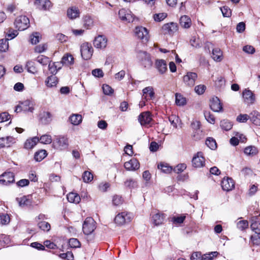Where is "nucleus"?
I'll return each mask as SVG.
<instances>
[{
  "instance_id": "obj_1",
  "label": "nucleus",
  "mask_w": 260,
  "mask_h": 260,
  "mask_svg": "<svg viewBox=\"0 0 260 260\" xmlns=\"http://www.w3.org/2000/svg\"><path fill=\"white\" fill-rule=\"evenodd\" d=\"M137 58L141 62V64L146 68H149L152 64L150 54L146 51H138L137 52Z\"/></svg>"
},
{
  "instance_id": "obj_2",
  "label": "nucleus",
  "mask_w": 260,
  "mask_h": 260,
  "mask_svg": "<svg viewBox=\"0 0 260 260\" xmlns=\"http://www.w3.org/2000/svg\"><path fill=\"white\" fill-rule=\"evenodd\" d=\"M35 104L33 102L26 100L23 102H20L19 104L15 107V111L17 113L21 111L24 112H29L32 113L34 110Z\"/></svg>"
},
{
  "instance_id": "obj_3",
  "label": "nucleus",
  "mask_w": 260,
  "mask_h": 260,
  "mask_svg": "<svg viewBox=\"0 0 260 260\" xmlns=\"http://www.w3.org/2000/svg\"><path fill=\"white\" fill-rule=\"evenodd\" d=\"M133 218V214L127 212H122L118 214L115 217L114 221L117 225H121L129 222Z\"/></svg>"
},
{
  "instance_id": "obj_4",
  "label": "nucleus",
  "mask_w": 260,
  "mask_h": 260,
  "mask_svg": "<svg viewBox=\"0 0 260 260\" xmlns=\"http://www.w3.org/2000/svg\"><path fill=\"white\" fill-rule=\"evenodd\" d=\"M68 138L65 136H58L53 141V147L57 149H66L68 148Z\"/></svg>"
},
{
  "instance_id": "obj_5",
  "label": "nucleus",
  "mask_w": 260,
  "mask_h": 260,
  "mask_svg": "<svg viewBox=\"0 0 260 260\" xmlns=\"http://www.w3.org/2000/svg\"><path fill=\"white\" fill-rule=\"evenodd\" d=\"M93 51L91 45L88 42L83 43L80 46L81 54L84 60L89 59L92 55Z\"/></svg>"
},
{
  "instance_id": "obj_6",
  "label": "nucleus",
  "mask_w": 260,
  "mask_h": 260,
  "mask_svg": "<svg viewBox=\"0 0 260 260\" xmlns=\"http://www.w3.org/2000/svg\"><path fill=\"white\" fill-rule=\"evenodd\" d=\"M95 229V222L92 217H87L83 224L82 230L84 234L88 235Z\"/></svg>"
},
{
  "instance_id": "obj_7",
  "label": "nucleus",
  "mask_w": 260,
  "mask_h": 260,
  "mask_svg": "<svg viewBox=\"0 0 260 260\" xmlns=\"http://www.w3.org/2000/svg\"><path fill=\"white\" fill-rule=\"evenodd\" d=\"M14 24L18 30H23L28 27L29 20L26 16L21 15L16 18Z\"/></svg>"
},
{
  "instance_id": "obj_8",
  "label": "nucleus",
  "mask_w": 260,
  "mask_h": 260,
  "mask_svg": "<svg viewBox=\"0 0 260 260\" xmlns=\"http://www.w3.org/2000/svg\"><path fill=\"white\" fill-rule=\"evenodd\" d=\"M198 78V75L194 72H188L183 76V81L185 85L189 87H193Z\"/></svg>"
},
{
  "instance_id": "obj_9",
  "label": "nucleus",
  "mask_w": 260,
  "mask_h": 260,
  "mask_svg": "<svg viewBox=\"0 0 260 260\" xmlns=\"http://www.w3.org/2000/svg\"><path fill=\"white\" fill-rule=\"evenodd\" d=\"M14 181V174L12 172H5L0 176V183L2 185H7Z\"/></svg>"
},
{
  "instance_id": "obj_10",
  "label": "nucleus",
  "mask_w": 260,
  "mask_h": 260,
  "mask_svg": "<svg viewBox=\"0 0 260 260\" xmlns=\"http://www.w3.org/2000/svg\"><path fill=\"white\" fill-rule=\"evenodd\" d=\"M138 121L142 126H147L152 120L151 113L148 111L142 112L138 116Z\"/></svg>"
},
{
  "instance_id": "obj_11",
  "label": "nucleus",
  "mask_w": 260,
  "mask_h": 260,
  "mask_svg": "<svg viewBox=\"0 0 260 260\" xmlns=\"http://www.w3.org/2000/svg\"><path fill=\"white\" fill-rule=\"evenodd\" d=\"M135 34L139 39L144 41L148 40V31L143 26H137L135 29Z\"/></svg>"
},
{
  "instance_id": "obj_12",
  "label": "nucleus",
  "mask_w": 260,
  "mask_h": 260,
  "mask_svg": "<svg viewBox=\"0 0 260 260\" xmlns=\"http://www.w3.org/2000/svg\"><path fill=\"white\" fill-rule=\"evenodd\" d=\"M192 166L195 168H201L205 165V158L201 152H199L192 159Z\"/></svg>"
},
{
  "instance_id": "obj_13",
  "label": "nucleus",
  "mask_w": 260,
  "mask_h": 260,
  "mask_svg": "<svg viewBox=\"0 0 260 260\" xmlns=\"http://www.w3.org/2000/svg\"><path fill=\"white\" fill-rule=\"evenodd\" d=\"M107 44V39L104 35H99L93 41L94 46L98 49L105 48Z\"/></svg>"
},
{
  "instance_id": "obj_14",
  "label": "nucleus",
  "mask_w": 260,
  "mask_h": 260,
  "mask_svg": "<svg viewBox=\"0 0 260 260\" xmlns=\"http://www.w3.org/2000/svg\"><path fill=\"white\" fill-rule=\"evenodd\" d=\"M118 15L120 19L123 21L127 22H133L134 18L131 12L124 9H122L119 11Z\"/></svg>"
},
{
  "instance_id": "obj_15",
  "label": "nucleus",
  "mask_w": 260,
  "mask_h": 260,
  "mask_svg": "<svg viewBox=\"0 0 260 260\" xmlns=\"http://www.w3.org/2000/svg\"><path fill=\"white\" fill-rule=\"evenodd\" d=\"M221 185L223 190L229 191L234 188L235 182L231 178H224L221 181Z\"/></svg>"
},
{
  "instance_id": "obj_16",
  "label": "nucleus",
  "mask_w": 260,
  "mask_h": 260,
  "mask_svg": "<svg viewBox=\"0 0 260 260\" xmlns=\"http://www.w3.org/2000/svg\"><path fill=\"white\" fill-rule=\"evenodd\" d=\"M124 167L127 171H135L139 168L140 164L136 158H133L129 161L125 162Z\"/></svg>"
},
{
  "instance_id": "obj_17",
  "label": "nucleus",
  "mask_w": 260,
  "mask_h": 260,
  "mask_svg": "<svg viewBox=\"0 0 260 260\" xmlns=\"http://www.w3.org/2000/svg\"><path fill=\"white\" fill-rule=\"evenodd\" d=\"M36 60L43 66H46L48 64L49 71H50L52 73L55 72V70H52V67L51 65V60L49 57L43 55H41L36 58Z\"/></svg>"
},
{
  "instance_id": "obj_18",
  "label": "nucleus",
  "mask_w": 260,
  "mask_h": 260,
  "mask_svg": "<svg viewBox=\"0 0 260 260\" xmlns=\"http://www.w3.org/2000/svg\"><path fill=\"white\" fill-rule=\"evenodd\" d=\"M210 106L214 112H219L222 111V105L217 97H214L210 100Z\"/></svg>"
},
{
  "instance_id": "obj_19",
  "label": "nucleus",
  "mask_w": 260,
  "mask_h": 260,
  "mask_svg": "<svg viewBox=\"0 0 260 260\" xmlns=\"http://www.w3.org/2000/svg\"><path fill=\"white\" fill-rule=\"evenodd\" d=\"M67 14L70 19L74 20L80 17V11L78 8L72 6L68 9Z\"/></svg>"
},
{
  "instance_id": "obj_20",
  "label": "nucleus",
  "mask_w": 260,
  "mask_h": 260,
  "mask_svg": "<svg viewBox=\"0 0 260 260\" xmlns=\"http://www.w3.org/2000/svg\"><path fill=\"white\" fill-rule=\"evenodd\" d=\"M15 143V139L13 137L8 136L6 138H0V148L10 147Z\"/></svg>"
},
{
  "instance_id": "obj_21",
  "label": "nucleus",
  "mask_w": 260,
  "mask_h": 260,
  "mask_svg": "<svg viewBox=\"0 0 260 260\" xmlns=\"http://www.w3.org/2000/svg\"><path fill=\"white\" fill-rule=\"evenodd\" d=\"M155 65L156 68L161 74H164L167 71V63L164 59H156Z\"/></svg>"
},
{
  "instance_id": "obj_22",
  "label": "nucleus",
  "mask_w": 260,
  "mask_h": 260,
  "mask_svg": "<svg viewBox=\"0 0 260 260\" xmlns=\"http://www.w3.org/2000/svg\"><path fill=\"white\" fill-rule=\"evenodd\" d=\"M35 5L40 10H46L51 6L50 0H35Z\"/></svg>"
},
{
  "instance_id": "obj_23",
  "label": "nucleus",
  "mask_w": 260,
  "mask_h": 260,
  "mask_svg": "<svg viewBox=\"0 0 260 260\" xmlns=\"http://www.w3.org/2000/svg\"><path fill=\"white\" fill-rule=\"evenodd\" d=\"M243 96L245 102L248 104H253L255 101L254 94L250 90L245 89L243 91Z\"/></svg>"
},
{
  "instance_id": "obj_24",
  "label": "nucleus",
  "mask_w": 260,
  "mask_h": 260,
  "mask_svg": "<svg viewBox=\"0 0 260 260\" xmlns=\"http://www.w3.org/2000/svg\"><path fill=\"white\" fill-rule=\"evenodd\" d=\"M39 138L38 137H34L31 139H27L24 143V148L27 149H32L39 142Z\"/></svg>"
},
{
  "instance_id": "obj_25",
  "label": "nucleus",
  "mask_w": 260,
  "mask_h": 260,
  "mask_svg": "<svg viewBox=\"0 0 260 260\" xmlns=\"http://www.w3.org/2000/svg\"><path fill=\"white\" fill-rule=\"evenodd\" d=\"M58 83V79L54 75H51L47 77L45 81L46 85L49 88L55 87Z\"/></svg>"
},
{
  "instance_id": "obj_26",
  "label": "nucleus",
  "mask_w": 260,
  "mask_h": 260,
  "mask_svg": "<svg viewBox=\"0 0 260 260\" xmlns=\"http://www.w3.org/2000/svg\"><path fill=\"white\" fill-rule=\"evenodd\" d=\"M180 24L182 27L185 28H188L191 24L190 18L187 15H183L180 18Z\"/></svg>"
},
{
  "instance_id": "obj_27",
  "label": "nucleus",
  "mask_w": 260,
  "mask_h": 260,
  "mask_svg": "<svg viewBox=\"0 0 260 260\" xmlns=\"http://www.w3.org/2000/svg\"><path fill=\"white\" fill-rule=\"evenodd\" d=\"M74 59L70 54H64L61 59V63L63 65L69 66L74 64Z\"/></svg>"
},
{
  "instance_id": "obj_28",
  "label": "nucleus",
  "mask_w": 260,
  "mask_h": 260,
  "mask_svg": "<svg viewBox=\"0 0 260 260\" xmlns=\"http://www.w3.org/2000/svg\"><path fill=\"white\" fill-rule=\"evenodd\" d=\"M249 115V119L254 124L260 125V114L257 111H254Z\"/></svg>"
},
{
  "instance_id": "obj_29",
  "label": "nucleus",
  "mask_w": 260,
  "mask_h": 260,
  "mask_svg": "<svg viewBox=\"0 0 260 260\" xmlns=\"http://www.w3.org/2000/svg\"><path fill=\"white\" fill-rule=\"evenodd\" d=\"M71 123L74 125H78L82 122V117L79 114H73L69 117Z\"/></svg>"
},
{
  "instance_id": "obj_30",
  "label": "nucleus",
  "mask_w": 260,
  "mask_h": 260,
  "mask_svg": "<svg viewBox=\"0 0 260 260\" xmlns=\"http://www.w3.org/2000/svg\"><path fill=\"white\" fill-rule=\"evenodd\" d=\"M165 217L163 213H156L152 216L153 222L155 225H158L162 223Z\"/></svg>"
},
{
  "instance_id": "obj_31",
  "label": "nucleus",
  "mask_w": 260,
  "mask_h": 260,
  "mask_svg": "<svg viewBox=\"0 0 260 260\" xmlns=\"http://www.w3.org/2000/svg\"><path fill=\"white\" fill-rule=\"evenodd\" d=\"M212 58L216 61H220L222 59V53L219 48H214L212 50Z\"/></svg>"
},
{
  "instance_id": "obj_32",
  "label": "nucleus",
  "mask_w": 260,
  "mask_h": 260,
  "mask_svg": "<svg viewBox=\"0 0 260 260\" xmlns=\"http://www.w3.org/2000/svg\"><path fill=\"white\" fill-rule=\"evenodd\" d=\"M83 26L86 29H90L93 25V20L89 15L83 17Z\"/></svg>"
},
{
  "instance_id": "obj_33",
  "label": "nucleus",
  "mask_w": 260,
  "mask_h": 260,
  "mask_svg": "<svg viewBox=\"0 0 260 260\" xmlns=\"http://www.w3.org/2000/svg\"><path fill=\"white\" fill-rule=\"evenodd\" d=\"M67 199L68 201L71 203L77 204L79 203L80 201V197L76 193L70 192L67 195Z\"/></svg>"
},
{
  "instance_id": "obj_34",
  "label": "nucleus",
  "mask_w": 260,
  "mask_h": 260,
  "mask_svg": "<svg viewBox=\"0 0 260 260\" xmlns=\"http://www.w3.org/2000/svg\"><path fill=\"white\" fill-rule=\"evenodd\" d=\"M26 68L29 73L35 74L37 72V68L36 67L35 62L32 60H29L26 62Z\"/></svg>"
},
{
  "instance_id": "obj_35",
  "label": "nucleus",
  "mask_w": 260,
  "mask_h": 260,
  "mask_svg": "<svg viewBox=\"0 0 260 260\" xmlns=\"http://www.w3.org/2000/svg\"><path fill=\"white\" fill-rule=\"evenodd\" d=\"M16 200L19 203L20 206H29L31 204V201L27 198L26 196H23L22 198H17Z\"/></svg>"
},
{
  "instance_id": "obj_36",
  "label": "nucleus",
  "mask_w": 260,
  "mask_h": 260,
  "mask_svg": "<svg viewBox=\"0 0 260 260\" xmlns=\"http://www.w3.org/2000/svg\"><path fill=\"white\" fill-rule=\"evenodd\" d=\"M157 168L165 173H170L173 170V168L171 166H170L168 164L164 162H160L158 164Z\"/></svg>"
},
{
  "instance_id": "obj_37",
  "label": "nucleus",
  "mask_w": 260,
  "mask_h": 260,
  "mask_svg": "<svg viewBox=\"0 0 260 260\" xmlns=\"http://www.w3.org/2000/svg\"><path fill=\"white\" fill-rule=\"evenodd\" d=\"M47 155V153L45 150H40L35 153L34 158L36 161H40L43 160Z\"/></svg>"
},
{
  "instance_id": "obj_38",
  "label": "nucleus",
  "mask_w": 260,
  "mask_h": 260,
  "mask_svg": "<svg viewBox=\"0 0 260 260\" xmlns=\"http://www.w3.org/2000/svg\"><path fill=\"white\" fill-rule=\"evenodd\" d=\"M175 103L178 106H184L186 103V99L180 93H176L175 94Z\"/></svg>"
},
{
  "instance_id": "obj_39",
  "label": "nucleus",
  "mask_w": 260,
  "mask_h": 260,
  "mask_svg": "<svg viewBox=\"0 0 260 260\" xmlns=\"http://www.w3.org/2000/svg\"><path fill=\"white\" fill-rule=\"evenodd\" d=\"M143 97H144V98L146 99V95L145 96V94H148L150 98V99H152L154 96V92L153 91V88L151 86H148L145 88H144L143 89Z\"/></svg>"
},
{
  "instance_id": "obj_40",
  "label": "nucleus",
  "mask_w": 260,
  "mask_h": 260,
  "mask_svg": "<svg viewBox=\"0 0 260 260\" xmlns=\"http://www.w3.org/2000/svg\"><path fill=\"white\" fill-rule=\"evenodd\" d=\"M255 217H252V223L250 225V228L254 233L255 234H260V223L257 221H254L253 218Z\"/></svg>"
},
{
  "instance_id": "obj_41",
  "label": "nucleus",
  "mask_w": 260,
  "mask_h": 260,
  "mask_svg": "<svg viewBox=\"0 0 260 260\" xmlns=\"http://www.w3.org/2000/svg\"><path fill=\"white\" fill-rule=\"evenodd\" d=\"M220 126L222 129L228 131L232 128L233 124L228 120H223L220 122Z\"/></svg>"
},
{
  "instance_id": "obj_42",
  "label": "nucleus",
  "mask_w": 260,
  "mask_h": 260,
  "mask_svg": "<svg viewBox=\"0 0 260 260\" xmlns=\"http://www.w3.org/2000/svg\"><path fill=\"white\" fill-rule=\"evenodd\" d=\"M39 228L44 232H49L51 228L50 224L44 221H40L38 223Z\"/></svg>"
},
{
  "instance_id": "obj_43",
  "label": "nucleus",
  "mask_w": 260,
  "mask_h": 260,
  "mask_svg": "<svg viewBox=\"0 0 260 260\" xmlns=\"http://www.w3.org/2000/svg\"><path fill=\"white\" fill-rule=\"evenodd\" d=\"M82 178L84 182L88 183L93 180V176L90 172L86 171L82 175Z\"/></svg>"
},
{
  "instance_id": "obj_44",
  "label": "nucleus",
  "mask_w": 260,
  "mask_h": 260,
  "mask_svg": "<svg viewBox=\"0 0 260 260\" xmlns=\"http://www.w3.org/2000/svg\"><path fill=\"white\" fill-rule=\"evenodd\" d=\"M257 148L254 146H248L244 149V153L249 155H253L257 153Z\"/></svg>"
},
{
  "instance_id": "obj_45",
  "label": "nucleus",
  "mask_w": 260,
  "mask_h": 260,
  "mask_svg": "<svg viewBox=\"0 0 260 260\" xmlns=\"http://www.w3.org/2000/svg\"><path fill=\"white\" fill-rule=\"evenodd\" d=\"M248 222L246 220H241L240 221H237V228L241 230L244 231L248 227Z\"/></svg>"
},
{
  "instance_id": "obj_46",
  "label": "nucleus",
  "mask_w": 260,
  "mask_h": 260,
  "mask_svg": "<svg viewBox=\"0 0 260 260\" xmlns=\"http://www.w3.org/2000/svg\"><path fill=\"white\" fill-rule=\"evenodd\" d=\"M9 48L8 39H2L0 40V51L6 52Z\"/></svg>"
},
{
  "instance_id": "obj_47",
  "label": "nucleus",
  "mask_w": 260,
  "mask_h": 260,
  "mask_svg": "<svg viewBox=\"0 0 260 260\" xmlns=\"http://www.w3.org/2000/svg\"><path fill=\"white\" fill-rule=\"evenodd\" d=\"M52 137L50 135L45 134L41 136L39 141L41 143L48 144L52 142Z\"/></svg>"
},
{
  "instance_id": "obj_48",
  "label": "nucleus",
  "mask_w": 260,
  "mask_h": 260,
  "mask_svg": "<svg viewBox=\"0 0 260 260\" xmlns=\"http://www.w3.org/2000/svg\"><path fill=\"white\" fill-rule=\"evenodd\" d=\"M218 252L217 251H213L208 253L202 254V260H212L214 257L217 256Z\"/></svg>"
},
{
  "instance_id": "obj_49",
  "label": "nucleus",
  "mask_w": 260,
  "mask_h": 260,
  "mask_svg": "<svg viewBox=\"0 0 260 260\" xmlns=\"http://www.w3.org/2000/svg\"><path fill=\"white\" fill-rule=\"evenodd\" d=\"M206 145L212 150H214L217 147L216 141L212 138H208L207 139Z\"/></svg>"
},
{
  "instance_id": "obj_50",
  "label": "nucleus",
  "mask_w": 260,
  "mask_h": 260,
  "mask_svg": "<svg viewBox=\"0 0 260 260\" xmlns=\"http://www.w3.org/2000/svg\"><path fill=\"white\" fill-rule=\"evenodd\" d=\"M6 32L7 33L8 36L7 39H8V40L14 38L18 35L17 30L12 28H9L8 31Z\"/></svg>"
},
{
  "instance_id": "obj_51",
  "label": "nucleus",
  "mask_w": 260,
  "mask_h": 260,
  "mask_svg": "<svg viewBox=\"0 0 260 260\" xmlns=\"http://www.w3.org/2000/svg\"><path fill=\"white\" fill-rule=\"evenodd\" d=\"M204 116L208 122L211 124H214L215 122V118L214 115L212 114L210 112L205 111Z\"/></svg>"
},
{
  "instance_id": "obj_52",
  "label": "nucleus",
  "mask_w": 260,
  "mask_h": 260,
  "mask_svg": "<svg viewBox=\"0 0 260 260\" xmlns=\"http://www.w3.org/2000/svg\"><path fill=\"white\" fill-rule=\"evenodd\" d=\"M220 10L223 17H229L231 16L232 11L228 6H223L220 8Z\"/></svg>"
},
{
  "instance_id": "obj_53",
  "label": "nucleus",
  "mask_w": 260,
  "mask_h": 260,
  "mask_svg": "<svg viewBox=\"0 0 260 260\" xmlns=\"http://www.w3.org/2000/svg\"><path fill=\"white\" fill-rule=\"evenodd\" d=\"M10 222V217L7 214H0V223L2 225L7 224Z\"/></svg>"
},
{
  "instance_id": "obj_54",
  "label": "nucleus",
  "mask_w": 260,
  "mask_h": 260,
  "mask_svg": "<svg viewBox=\"0 0 260 260\" xmlns=\"http://www.w3.org/2000/svg\"><path fill=\"white\" fill-rule=\"evenodd\" d=\"M69 244L72 248H78L80 246V242L76 238H71L69 241Z\"/></svg>"
},
{
  "instance_id": "obj_55",
  "label": "nucleus",
  "mask_w": 260,
  "mask_h": 260,
  "mask_svg": "<svg viewBox=\"0 0 260 260\" xmlns=\"http://www.w3.org/2000/svg\"><path fill=\"white\" fill-rule=\"evenodd\" d=\"M40 34L37 32H34L30 38V42L32 44H36L39 42Z\"/></svg>"
},
{
  "instance_id": "obj_56",
  "label": "nucleus",
  "mask_w": 260,
  "mask_h": 260,
  "mask_svg": "<svg viewBox=\"0 0 260 260\" xmlns=\"http://www.w3.org/2000/svg\"><path fill=\"white\" fill-rule=\"evenodd\" d=\"M186 168V165L185 164H180L176 166L173 169L174 172L179 174L182 172Z\"/></svg>"
},
{
  "instance_id": "obj_57",
  "label": "nucleus",
  "mask_w": 260,
  "mask_h": 260,
  "mask_svg": "<svg viewBox=\"0 0 260 260\" xmlns=\"http://www.w3.org/2000/svg\"><path fill=\"white\" fill-rule=\"evenodd\" d=\"M206 89V86L203 84L197 85L194 88V90L197 93L201 95L204 93Z\"/></svg>"
},
{
  "instance_id": "obj_58",
  "label": "nucleus",
  "mask_w": 260,
  "mask_h": 260,
  "mask_svg": "<svg viewBox=\"0 0 260 260\" xmlns=\"http://www.w3.org/2000/svg\"><path fill=\"white\" fill-rule=\"evenodd\" d=\"M102 88L104 93L106 95H111L114 91L111 87L107 84H104Z\"/></svg>"
},
{
  "instance_id": "obj_59",
  "label": "nucleus",
  "mask_w": 260,
  "mask_h": 260,
  "mask_svg": "<svg viewBox=\"0 0 260 260\" xmlns=\"http://www.w3.org/2000/svg\"><path fill=\"white\" fill-rule=\"evenodd\" d=\"M203 137V132L201 129H197L194 131L192 135V137L195 140H199L202 139Z\"/></svg>"
},
{
  "instance_id": "obj_60",
  "label": "nucleus",
  "mask_w": 260,
  "mask_h": 260,
  "mask_svg": "<svg viewBox=\"0 0 260 260\" xmlns=\"http://www.w3.org/2000/svg\"><path fill=\"white\" fill-rule=\"evenodd\" d=\"M185 219V216H174L172 218V221L174 224H181L184 222Z\"/></svg>"
},
{
  "instance_id": "obj_61",
  "label": "nucleus",
  "mask_w": 260,
  "mask_h": 260,
  "mask_svg": "<svg viewBox=\"0 0 260 260\" xmlns=\"http://www.w3.org/2000/svg\"><path fill=\"white\" fill-rule=\"evenodd\" d=\"M167 16V14L165 13L155 14L153 16V18L156 21H161L163 20Z\"/></svg>"
},
{
  "instance_id": "obj_62",
  "label": "nucleus",
  "mask_w": 260,
  "mask_h": 260,
  "mask_svg": "<svg viewBox=\"0 0 260 260\" xmlns=\"http://www.w3.org/2000/svg\"><path fill=\"white\" fill-rule=\"evenodd\" d=\"M110 184L108 182H102L99 185V189L102 192H106L110 187Z\"/></svg>"
},
{
  "instance_id": "obj_63",
  "label": "nucleus",
  "mask_w": 260,
  "mask_h": 260,
  "mask_svg": "<svg viewBox=\"0 0 260 260\" xmlns=\"http://www.w3.org/2000/svg\"><path fill=\"white\" fill-rule=\"evenodd\" d=\"M113 204L115 206H118L122 204V197L118 196L115 195L113 198Z\"/></svg>"
},
{
  "instance_id": "obj_64",
  "label": "nucleus",
  "mask_w": 260,
  "mask_h": 260,
  "mask_svg": "<svg viewBox=\"0 0 260 260\" xmlns=\"http://www.w3.org/2000/svg\"><path fill=\"white\" fill-rule=\"evenodd\" d=\"M202 254L200 252H195L191 255V260H202Z\"/></svg>"
}]
</instances>
